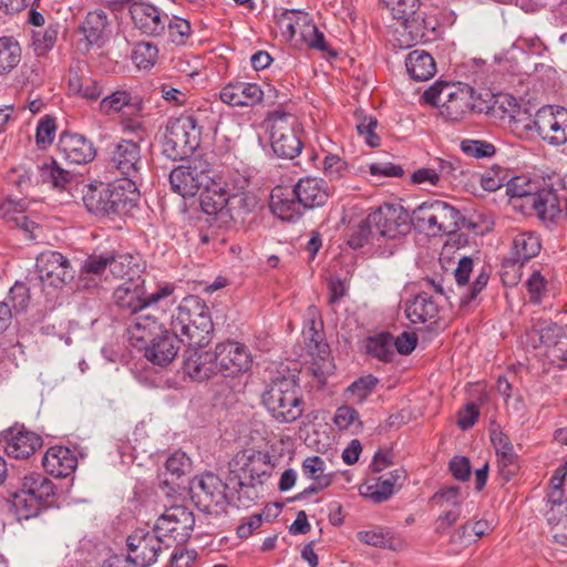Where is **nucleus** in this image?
<instances>
[{
  "mask_svg": "<svg viewBox=\"0 0 567 567\" xmlns=\"http://www.w3.org/2000/svg\"><path fill=\"white\" fill-rule=\"evenodd\" d=\"M171 330L189 348L209 343L214 328L206 302L197 296L185 297L172 316Z\"/></svg>",
  "mask_w": 567,
  "mask_h": 567,
  "instance_id": "nucleus-1",
  "label": "nucleus"
},
{
  "mask_svg": "<svg viewBox=\"0 0 567 567\" xmlns=\"http://www.w3.org/2000/svg\"><path fill=\"white\" fill-rule=\"evenodd\" d=\"M83 203L89 212L99 215H125L138 198L134 181L120 179L112 184L85 185Z\"/></svg>",
  "mask_w": 567,
  "mask_h": 567,
  "instance_id": "nucleus-2",
  "label": "nucleus"
},
{
  "mask_svg": "<svg viewBox=\"0 0 567 567\" xmlns=\"http://www.w3.org/2000/svg\"><path fill=\"white\" fill-rule=\"evenodd\" d=\"M261 402L279 423H291L303 412V400L295 375L274 380L262 393Z\"/></svg>",
  "mask_w": 567,
  "mask_h": 567,
  "instance_id": "nucleus-3",
  "label": "nucleus"
},
{
  "mask_svg": "<svg viewBox=\"0 0 567 567\" xmlns=\"http://www.w3.org/2000/svg\"><path fill=\"white\" fill-rule=\"evenodd\" d=\"M472 92V87L467 85L436 82L423 93L422 99L425 103L437 106L446 121L460 122L474 107Z\"/></svg>",
  "mask_w": 567,
  "mask_h": 567,
  "instance_id": "nucleus-4",
  "label": "nucleus"
},
{
  "mask_svg": "<svg viewBox=\"0 0 567 567\" xmlns=\"http://www.w3.org/2000/svg\"><path fill=\"white\" fill-rule=\"evenodd\" d=\"M462 215L454 206L442 200L420 204L413 212L411 221L429 236L454 234L460 228Z\"/></svg>",
  "mask_w": 567,
  "mask_h": 567,
  "instance_id": "nucleus-5",
  "label": "nucleus"
},
{
  "mask_svg": "<svg viewBox=\"0 0 567 567\" xmlns=\"http://www.w3.org/2000/svg\"><path fill=\"white\" fill-rule=\"evenodd\" d=\"M200 142V127L193 115L172 117L165 126L163 154L173 161L193 153Z\"/></svg>",
  "mask_w": 567,
  "mask_h": 567,
  "instance_id": "nucleus-6",
  "label": "nucleus"
},
{
  "mask_svg": "<svg viewBox=\"0 0 567 567\" xmlns=\"http://www.w3.org/2000/svg\"><path fill=\"white\" fill-rule=\"evenodd\" d=\"M174 292V286L166 284L155 291L147 292L145 279L134 278L123 281L114 289L113 300L115 306L125 313L135 315L138 311L158 303Z\"/></svg>",
  "mask_w": 567,
  "mask_h": 567,
  "instance_id": "nucleus-7",
  "label": "nucleus"
},
{
  "mask_svg": "<svg viewBox=\"0 0 567 567\" xmlns=\"http://www.w3.org/2000/svg\"><path fill=\"white\" fill-rule=\"evenodd\" d=\"M213 171L208 162L194 157L171 171L169 184L182 197H193L209 182Z\"/></svg>",
  "mask_w": 567,
  "mask_h": 567,
  "instance_id": "nucleus-8",
  "label": "nucleus"
},
{
  "mask_svg": "<svg viewBox=\"0 0 567 567\" xmlns=\"http://www.w3.org/2000/svg\"><path fill=\"white\" fill-rule=\"evenodd\" d=\"M224 483L212 472L195 476L189 483L190 498L203 512L218 513L228 503Z\"/></svg>",
  "mask_w": 567,
  "mask_h": 567,
  "instance_id": "nucleus-9",
  "label": "nucleus"
},
{
  "mask_svg": "<svg viewBox=\"0 0 567 567\" xmlns=\"http://www.w3.org/2000/svg\"><path fill=\"white\" fill-rule=\"evenodd\" d=\"M195 517L193 512L182 505L167 508L156 520L154 532L165 540V546L172 543H185L193 532Z\"/></svg>",
  "mask_w": 567,
  "mask_h": 567,
  "instance_id": "nucleus-10",
  "label": "nucleus"
},
{
  "mask_svg": "<svg viewBox=\"0 0 567 567\" xmlns=\"http://www.w3.org/2000/svg\"><path fill=\"white\" fill-rule=\"evenodd\" d=\"M297 120L290 114L275 115L271 124V148L275 154L282 158H295L300 152L302 144L296 134Z\"/></svg>",
  "mask_w": 567,
  "mask_h": 567,
  "instance_id": "nucleus-11",
  "label": "nucleus"
},
{
  "mask_svg": "<svg viewBox=\"0 0 567 567\" xmlns=\"http://www.w3.org/2000/svg\"><path fill=\"white\" fill-rule=\"evenodd\" d=\"M534 125L538 135L550 145L567 142V109L548 105L537 111Z\"/></svg>",
  "mask_w": 567,
  "mask_h": 567,
  "instance_id": "nucleus-12",
  "label": "nucleus"
},
{
  "mask_svg": "<svg viewBox=\"0 0 567 567\" xmlns=\"http://www.w3.org/2000/svg\"><path fill=\"white\" fill-rule=\"evenodd\" d=\"M162 544L165 540L154 530L137 529L127 537L128 554L125 558L137 567H148L156 563Z\"/></svg>",
  "mask_w": 567,
  "mask_h": 567,
  "instance_id": "nucleus-13",
  "label": "nucleus"
},
{
  "mask_svg": "<svg viewBox=\"0 0 567 567\" xmlns=\"http://www.w3.org/2000/svg\"><path fill=\"white\" fill-rule=\"evenodd\" d=\"M377 235L396 238L410 231L408 215L402 207L384 204L368 215Z\"/></svg>",
  "mask_w": 567,
  "mask_h": 567,
  "instance_id": "nucleus-14",
  "label": "nucleus"
},
{
  "mask_svg": "<svg viewBox=\"0 0 567 567\" xmlns=\"http://www.w3.org/2000/svg\"><path fill=\"white\" fill-rule=\"evenodd\" d=\"M306 346L311 355L309 371L317 380L319 386L326 384L327 378L332 374L334 364L330 358L329 346L323 342L322 334L315 328V321L305 333Z\"/></svg>",
  "mask_w": 567,
  "mask_h": 567,
  "instance_id": "nucleus-15",
  "label": "nucleus"
},
{
  "mask_svg": "<svg viewBox=\"0 0 567 567\" xmlns=\"http://www.w3.org/2000/svg\"><path fill=\"white\" fill-rule=\"evenodd\" d=\"M236 464L248 466L249 477L248 489L246 492V502L243 506L248 507L255 499L259 497L260 492L264 489V484L270 477L271 466L268 462V456L260 452L252 454L240 453L236 455Z\"/></svg>",
  "mask_w": 567,
  "mask_h": 567,
  "instance_id": "nucleus-16",
  "label": "nucleus"
},
{
  "mask_svg": "<svg viewBox=\"0 0 567 567\" xmlns=\"http://www.w3.org/2000/svg\"><path fill=\"white\" fill-rule=\"evenodd\" d=\"M218 373L224 377H236L246 372L251 364L247 348L237 342L219 343L215 348Z\"/></svg>",
  "mask_w": 567,
  "mask_h": 567,
  "instance_id": "nucleus-17",
  "label": "nucleus"
},
{
  "mask_svg": "<svg viewBox=\"0 0 567 567\" xmlns=\"http://www.w3.org/2000/svg\"><path fill=\"white\" fill-rule=\"evenodd\" d=\"M37 268L40 279L54 287L62 286L74 277L69 259L59 251L41 252L37 258Z\"/></svg>",
  "mask_w": 567,
  "mask_h": 567,
  "instance_id": "nucleus-18",
  "label": "nucleus"
},
{
  "mask_svg": "<svg viewBox=\"0 0 567 567\" xmlns=\"http://www.w3.org/2000/svg\"><path fill=\"white\" fill-rule=\"evenodd\" d=\"M528 209L545 223H554L561 216L567 215V193H558L553 187L538 189Z\"/></svg>",
  "mask_w": 567,
  "mask_h": 567,
  "instance_id": "nucleus-19",
  "label": "nucleus"
},
{
  "mask_svg": "<svg viewBox=\"0 0 567 567\" xmlns=\"http://www.w3.org/2000/svg\"><path fill=\"white\" fill-rule=\"evenodd\" d=\"M402 21L404 35H406V40H404L406 47L417 42L433 41L437 35L439 21L434 14H427L417 9Z\"/></svg>",
  "mask_w": 567,
  "mask_h": 567,
  "instance_id": "nucleus-20",
  "label": "nucleus"
},
{
  "mask_svg": "<svg viewBox=\"0 0 567 567\" xmlns=\"http://www.w3.org/2000/svg\"><path fill=\"white\" fill-rule=\"evenodd\" d=\"M111 163L121 175L125 176L123 179L133 181L143 166L138 143L122 140L113 150Z\"/></svg>",
  "mask_w": 567,
  "mask_h": 567,
  "instance_id": "nucleus-21",
  "label": "nucleus"
},
{
  "mask_svg": "<svg viewBox=\"0 0 567 567\" xmlns=\"http://www.w3.org/2000/svg\"><path fill=\"white\" fill-rule=\"evenodd\" d=\"M130 13L135 28L146 35L158 37L166 28L167 16L152 4L133 3Z\"/></svg>",
  "mask_w": 567,
  "mask_h": 567,
  "instance_id": "nucleus-22",
  "label": "nucleus"
},
{
  "mask_svg": "<svg viewBox=\"0 0 567 567\" xmlns=\"http://www.w3.org/2000/svg\"><path fill=\"white\" fill-rule=\"evenodd\" d=\"M181 342L176 333L164 330L144 344L145 357L154 364L166 365L176 357Z\"/></svg>",
  "mask_w": 567,
  "mask_h": 567,
  "instance_id": "nucleus-23",
  "label": "nucleus"
},
{
  "mask_svg": "<svg viewBox=\"0 0 567 567\" xmlns=\"http://www.w3.org/2000/svg\"><path fill=\"white\" fill-rule=\"evenodd\" d=\"M58 147L63 158L71 164H86L95 156L92 143L83 135L75 133H62Z\"/></svg>",
  "mask_w": 567,
  "mask_h": 567,
  "instance_id": "nucleus-24",
  "label": "nucleus"
},
{
  "mask_svg": "<svg viewBox=\"0 0 567 567\" xmlns=\"http://www.w3.org/2000/svg\"><path fill=\"white\" fill-rule=\"evenodd\" d=\"M219 97L230 106H254L262 101L264 92L256 83L237 81L224 86Z\"/></svg>",
  "mask_w": 567,
  "mask_h": 567,
  "instance_id": "nucleus-25",
  "label": "nucleus"
},
{
  "mask_svg": "<svg viewBox=\"0 0 567 567\" xmlns=\"http://www.w3.org/2000/svg\"><path fill=\"white\" fill-rule=\"evenodd\" d=\"M198 193L202 210L207 215L218 216L223 220V210L226 208L229 194L224 183L212 175L209 182Z\"/></svg>",
  "mask_w": 567,
  "mask_h": 567,
  "instance_id": "nucleus-26",
  "label": "nucleus"
},
{
  "mask_svg": "<svg viewBox=\"0 0 567 567\" xmlns=\"http://www.w3.org/2000/svg\"><path fill=\"white\" fill-rule=\"evenodd\" d=\"M293 190L302 208L322 206L330 196L326 182L317 177L301 178L296 184Z\"/></svg>",
  "mask_w": 567,
  "mask_h": 567,
  "instance_id": "nucleus-27",
  "label": "nucleus"
},
{
  "mask_svg": "<svg viewBox=\"0 0 567 567\" xmlns=\"http://www.w3.org/2000/svg\"><path fill=\"white\" fill-rule=\"evenodd\" d=\"M184 361L185 372L196 381H204L218 373L215 351L188 350Z\"/></svg>",
  "mask_w": 567,
  "mask_h": 567,
  "instance_id": "nucleus-28",
  "label": "nucleus"
},
{
  "mask_svg": "<svg viewBox=\"0 0 567 567\" xmlns=\"http://www.w3.org/2000/svg\"><path fill=\"white\" fill-rule=\"evenodd\" d=\"M440 307L432 295L421 291L405 302V316L412 323L435 322Z\"/></svg>",
  "mask_w": 567,
  "mask_h": 567,
  "instance_id": "nucleus-29",
  "label": "nucleus"
},
{
  "mask_svg": "<svg viewBox=\"0 0 567 567\" xmlns=\"http://www.w3.org/2000/svg\"><path fill=\"white\" fill-rule=\"evenodd\" d=\"M42 446V439L30 431L11 430L6 439L4 451L13 458H27Z\"/></svg>",
  "mask_w": 567,
  "mask_h": 567,
  "instance_id": "nucleus-30",
  "label": "nucleus"
},
{
  "mask_svg": "<svg viewBox=\"0 0 567 567\" xmlns=\"http://www.w3.org/2000/svg\"><path fill=\"white\" fill-rule=\"evenodd\" d=\"M257 205L258 199L252 192H229L226 208L223 210V220L244 224Z\"/></svg>",
  "mask_w": 567,
  "mask_h": 567,
  "instance_id": "nucleus-31",
  "label": "nucleus"
},
{
  "mask_svg": "<svg viewBox=\"0 0 567 567\" xmlns=\"http://www.w3.org/2000/svg\"><path fill=\"white\" fill-rule=\"evenodd\" d=\"M42 464L52 476L66 477L76 468L78 460L70 449L53 446L45 452Z\"/></svg>",
  "mask_w": 567,
  "mask_h": 567,
  "instance_id": "nucleus-32",
  "label": "nucleus"
},
{
  "mask_svg": "<svg viewBox=\"0 0 567 567\" xmlns=\"http://www.w3.org/2000/svg\"><path fill=\"white\" fill-rule=\"evenodd\" d=\"M302 205L293 189L276 187L270 195V209L278 218L291 221L301 215Z\"/></svg>",
  "mask_w": 567,
  "mask_h": 567,
  "instance_id": "nucleus-33",
  "label": "nucleus"
},
{
  "mask_svg": "<svg viewBox=\"0 0 567 567\" xmlns=\"http://www.w3.org/2000/svg\"><path fill=\"white\" fill-rule=\"evenodd\" d=\"M405 480V471L396 468L389 475L379 477L375 482L367 484L361 489V495L375 503L388 501L394 493L395 486H401Z\"/></svg>",
  "mask_w": 567,
  "mask_h": 567,
  "instance_id": "nucleus-34",
  "label": "nucleus"
},
{
  "mask_svg": "<svg viewBox=\"0 0 567 567\" xmlns=\"http://www.w3.org/2000/svg\"><path fill=\"white\" fill-rule=\"evenodd\" d=\"M68 86L72 94L80 95L87 100H96L103 93V86L100 82L87 76L80 63L70 69Z\"/></svg>",
  "mask_w": 567,
  "mask_h": 567,
  "instance_id": "nucleus-35",
  "label": "nucleus"
},
{
  "mask_svg": "<svg viewBox=\"0 0 567 567\" xmlns=\"http://www.w3.org/2000/svg\"><path fill=\"white\" fill-rule=\"evenodd\" d=\"M406 71L415 81H427L436 73L433 56L424 50H414L405 59Z\"/></svg>",
  "mask_w": 567,
  "mask_h": 567,
  "instance_id": "nucleus-36",
  "label": "nucleus"
},
{
  "mask_svg": "<svg viewBox=\"0 0 567 567\" xmlns=\"http://www.w3.org/2000/svg\"><path fill=\"white\" fill-rule=\"evenodd\" d=\"M507 195L511 197L512 204L515 207H522L528 209L532 198L538 192V187L535 183L526 176L513 177L506 185Z\"/></svg>",
  "mask_w": 567,
  "mask_h": 567,
  "instance_id": "nucleus-37",
  "label": "nucleus"
},
{
  "mask_svg": "<svg viewBox=\"0 0 567 567\" xmlns=\"http://www.w3.org/2000/svg\"><path fill=\"white\" fill-rule=\"evenodd\" d=\"M85 40L90 45H100L109 30L107 14L103 10L91 11L81 25Z\"/></svg>",
  "mask_w": 567,
  "mask_h": 567,
  "instance_id": "nucleus-38",
  "label": "nucleus"
},
{
  "mask_svg": "<svg viewBox=\"0 0 567 567\" xmlns=\"http://www.w3.org/2000/svg\"><path fill=\"white\" fill-rule=\"evenodd\" d=\"M109 270L114 278L124 281L142 278L138 258L130 254L110 252Z\"/></svg>",
  "mask_w": 567,
  "mask_h": 567,
  "instance_id": "nucleus-39",
  "label": "nucleus"
},
{
  "mask_svg": "<svg viewBox=\"0 0 567 567\" xmlns=\"http://www.w3.org/2000/svg\"><path fill=\"white\" fill-rule=\"evenodd\" d=\"M540 247V240L534 233L517 234L513 239L511 260L515 264H523L538 255Z\"/></svg>",
  "mask_w": 567,
  "mask_h": 567,
  "instance_id": "nucleus-40",
  "label": "nucleus"
},
{
  "mask_svg": "<svg viewBox=\"0 0 567 567\" xmlns=\"http://www.w3.org/2000/svg\"><path fill=\"white\" fill-rule=\"evenodd\" d=\"M48 499L29 496L24 492H14L12 493L11 511L18 520L29 519L39 514L42 504Z\"/></svg>",
  "mask_w": 567,
  "mask_h": 567,
  "instance_id": "nucleus-41",
  "label": "nucleus"
},
{
  "mask_svg": "<svg viewBox=\"0 0 567 567\" xmlns=\"http://www.w3.org/2000/svg\"><path fill=\"white\" fill-rule=\"evenodd\" d=\"M128 333L131 339L146 344L156 334L162 333V324L152 316H140L130 323Z\"/></svg>",
  "mask_w": 567,
  "mask_h": 567,
  "instance_id": "nucleus-42",
  "label": "nucleus"
},
{
  "mask_svg": "<svg viewBox=\"0 0 567 567\" xmlns=\"http://www.w3.org/2000/svg\"><path fill=\"white\" fill-rule=\"evenodd\" d=\"M40 178L42 183L51 184L54 188L64 189L73 178V174L63 167L53 158H48L39 165Z\"/></svg>",
  "mask_w": 567,
  "mask_h": 567,
  "instance_id": "nucleus-43",
  "label": "nucleus"
},
{
  "mask_svg": "<svg viewBox=\"0 0 567 567\" xmlns=\"http://www.w3.org/2000/svg\"><path fill=\"white\" fill-rule=\"evenodd\" d=\"M17 492H24L25 495L38 498H50L54 494L52 482L40 473L24 475Z\"/></svg>",
  "mask_w": 567,
  "mask_h": 567,
  "instance_id": "nucleus-44",
  "label": "nucleus"
},
{
  "mask_svg": "<svg viewBox=\"0 0 567 567\" xmlns=\"http://www.w3.org/2000/svg\"><path fill=\"white\" fill-rule=\"evenodd\" d=\"M21 47L12 37L0 38V75L10 73L21 61Z\"/></svg>",
  "mask_w": 567,
  "mask_h": 567,
  "instance_id": "nucleus-45",
  "label": "nucleus"
},
{
  "mask_svg": "<svg viewBox=\"0 0 567 567\" xmlns=\"http://www.w3.org/2000/svg\"><path fill=\"white\" fill-rule=\"evenodd\" d=\"M249 472L248 466L236 464V456L229 462V473L227 476L228 489H234L238 494L239 505L246 502V492L250 484L248 483Z\"/></svg>",
  "mask_w": 567,
  "mask_h": 567,
  "instance_id": "nucleus-46",
  "label": "nucleus"
},
{
  "mask_svg": "<svg viewBox=\"0 0 567 567\" xmlns=\"http://www.w3.org/2000/svg\"><path fill=\"white\" fill-rule=\"evenodd\" d=\"M365 348L369 354L380 361H391L394 355L393 337L388 332L368 338Z\"/></svg>",
  "mask_w": 567,
  "mask_h": 567,
  "instance_id": "nucleus-47",
  "label": "nucleus"
},
{
  "mask_svg": "<svg viewBox=\"0 0 567 567\" xmlns=\"http://www.w3.org/2000/svg\"><path fill=\"white\" fill-rule=\"evenodd\" d=\"M311 21L312 19L307 12L299 10H287L278 20L281 30L289 34L291 39L298 35Z\"/></svg>",
  "mask_w": 567,
  "mask_h": 567,
  "instance_id": "nucleus-48",
  "label": "nucleus"
},
{
  "mask_svg": "<svg viewBox=\"0 0 567 567\" xmlns=\"http://www.w3.org/2000/svg\"><path fill=\"white\" fill-rule=\"evenodd\" d=\"M301 468L305 476L312 481H320L323 485L331 484L333 481V473L326 472L327 464L320 456L313 455L307 457L302 462Z\"/></svg>",
  "mask_w": 567,
  "mask_h": 567,
  "instance_id": "nucleus-49",
  "label": "nucleus"
},
{
  "mask_svg": "<svg viewBox=\"0 0 567 567\" xmlns=\"http://www.w3.org/2000/svg\"><path fill=\"white\" fill-rule=\"evenodd\" d=\"M110 252L101 255H90L82 264L80 270V281L101 277L109 269Z\"/></svg>",
  "mask_w": 567,
  "mask_h": 567,
  "instance_id": "nucleus-50",
  "label": "nucleus"
},
{
  "mask_svg": "<svg viewBox=\"0 0 567 567\" xmlns=\"http://www.w3.org/2000/svg\"><path fill=\"white\" fill-rule=\"evenodd\" d=\"M133 103V96L131 92L126 90H117L106 95L100 102V112L104 115L118 113L125 106H130Z\"/></svg>",
  "mask_w": 567,
  "mask_h": 567,
  "instance_id": "nucleus-51",
  "label": "nucleus"
},
{
  "mask_svg": "<svg viewBox=\"0 0 567 567\" xmlns=\"http://www.w3.org/2000/svg\"><path fill=\"white\" fill-rule=\"evenodd\" d=\"M547 503L550 505V508L546 513L547 520L549 524L556 525L567 511V499L565 498L564 488L548 487Z\"/></svg>",
  "mask_w": 567,
  "mask_h": 567,
  "instance_id": "nucleus-52",
  "label": "nucleus"
},
{
  "mask_svg": "<svg viewBox=\"0 0 567 567\" xmlns=\"http://www.w3.org/2000/svg\"><path fill=\"white\" fill-rule=\"evenodd\" d=\"M298 35L300 41L308 48L322 52H329L333 56L337 55L336 52L330 51L329 44L326 41L323 33L319 31L313 21L308 23Z\"/></svg>",
  "mask_w": 567,
  "mask_h": 567,
  "instance_id": "nucleus-53",
  "label": "nucleus"
},
{
  "mask_svg": "<svg viewBox=\"0 0 567 567\" xmlns=\"http://www.w3.org/2000/svg\"><path fill=\"white\" fill-rule=\"evenodd\" d=\"M298 35L300 41L308 48L322 52H329L333 56L337 55L336 52L330 51L329 44L326 41L323 33L319 31L313 21L308 23Z\"/></svg>",
  "mask_w": 567,
  "mask_h": 567,
  "instance_id": "nucleus-54",
  "label": "nucleus"
},
{
  "mask_svg": "<svg viewBox=\"0 0 567 567\" xmlns=\"http://www.w3.org/2000/svg\"><path fill=\"white\" fill-rule=\"evenodd\" d=\"M323 174L330 182H339L349 174L348 163L340 156L328 154L323 159Z\"/></svg>",
  "mask_w": 567,
  "mask_h": 567,
  "instance_id": "nucleus-55",
  "label": "nucleus"
},
{
  "mask_svg": "<svg viewBox=\"0 0 567 567\" xmlns=\"http://www.w3.org/2000/svg\"><path fill=\"white\" fill-rule=\"evenodd\" d=\"M158 50L151 42H140L132 52V60L138 69H148L154 65Z\"/></svg>",
  "mask_w": 567,
  "mask_h": 567,
  "instance_id": "nucleus-56",
  "label": "nucleus"
},
{
  "mask_svg": "<svg viewBox=\"0 0 567 567\" xmlns=\"http://www.w3.org/2000/svg\"><path fill=\"white\" fill-rule=\"evenodd\" d=\"M30 301L29 289L24 284H16L9 291L6 303L12 312L19 313L27 309Z\"/></svg>",
  "mask_w": 567,
  "mask_h": 567,
  "instance_id": "nucleus-57",
  "label": "nucleus"
},
{
  "mask_svg": "<svg viewBox=\"0 0 567 567\" xmlns=\"http://www.w3.org/2000/svg\"><path fill=\"white\" fill-rule=\"evenodd\" d=\"M167 31L171 41L175 44H185L190 35V23L182 18L173 17L167 23Z\"/></svg>",
  "mask_w": 567,
  "mask_h": 567,
  "instance_id": "nucleus-58",
  "label": "nucleus"
},
{
  "mask_svg": "<svg viewBox=\"0 0 567 567\" xmlns=\"http://www.w3.org/2000/svg\"><path fill=\"white\" fill-rule=\"evenodd\" d=\"M461 150L468 156L475 158L492 157L496 148L492 143L478 140H464L461 142Z\"/></svg>",
  "mask_w": 567,
  "mask_h": 567,
  "instance_id": "nucleus-59",
  "label": "nucleus"
},
{
  "mask_svg": "<svg viewBox=\"0 0 567 567\" xmlns=\"http://www.w3.org/2000/svg\"><path fill=\"white\" fill-rule=\"evenodd\" d=\"M358 539L367 545L380 547V548H392V538L388 532H384L380 527L372 528L370 530H361L357 534Z\"/></svg>",
  "mask_w": 567,
  "mask_h": 567,
  "instance_id": "nucleus-60",
  "label": "nucleus"
},
{
  "mask_svg": "<svg viewBox=\"0 0 567 567\" xmlns=\"http://www.w3.org/2000/svg\"><path fill=\"white\" fill-rule=\"evenodd\" d=\"M461 488L458 486L450 485L441 487L433 496L432 501L440 507H458L462 509L461 504Z\"/></svg>",
  "mask_w": 567,
  "mask_h": 567,
  "instance_id": "nucleus-61",
  "label": "nucleus"
},
{
  "mask_svg": "<svg viewBox=\"0 0 567 567\" xmlns=\"http://www.w3.org/2000/svg\"><path fill=\"white\" fill-rule=\"evenodd\" d=\"M462 514L458 507L445 508L434 520L435 534L443 536L451 532V528L456 524Z\"/></svg>",
  "mask_w": 567,
  "mask_h": 567,
  "instance_id": "nucleus-62",
  "label": "nucleus"
},
{
  "mask_svg": "<svg viewBox=\"0 0 567 567\" xmlns=\"http://www.w3.org/2000/svg\"><path fill=\"white\" fill-rule=\"evenodd\" d=\"M396 20H403L414 13L420 7V0H382Z\"/></svg>",
  "mask_w": 567,
  "mask_h": 567,
  "instance_id": "nucleus-63",
  "label": "nucleus"
},
{
  "mask_svg": "<svg viewBox=\"0 0 567 567\" xmlns=\"http://www.w3.org/2000/svg\"><path fill=\"white\" fill-rule=\"evenodd\" d=\"M190 467L189 457L181 451L173 453L165 463L166 472L172 476L179 478L183 476Z\"/></svg>",
  "mask_w": 567,
  "mask_h": 567,
  "instance_id": "nucleus-64",
  "label": "nucleus"
}]
</instances>
